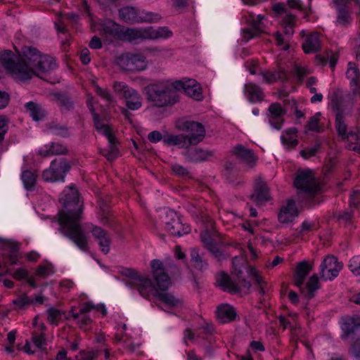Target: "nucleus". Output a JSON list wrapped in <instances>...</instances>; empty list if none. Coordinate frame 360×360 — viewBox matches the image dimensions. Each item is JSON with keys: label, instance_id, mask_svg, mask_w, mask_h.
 Masks as SVG:
<instances>
[{"label": "nucleus", "instance_id": "f257e3e1", "mask_svg": "<svg viewBox=\"0 0 360 360\" xmlns=\"http://www.w3.org/2000/svg\"><path fill=\"white\" fill-rule=\"evenodd\" d=\"M59 202L63 206L58 214L59 231L79 249L87 251V238L81 226L83 204L79 201L77 189L74 186L65 188Z\"/></svg>", "mask_w": 360, "mask_h": 360}, {"label": "nucleus", "instance_id": "f03ea898", "mask_svg": "<svg viewBox=\"0 0 360 360\" xmlns=\"http://www.w3.org/2000/svg\"><path fill=\"white\" fill-rule=\"evenodd\" d=\"M42 54L36 48L25 46L18 56L10 50H5L0 53V61L2 66L15 79L26 80L32 75L43 79L39 75L44 74V66L41 61Z\"/></svg>", "mask_w": 360, "mask_h": 360}, {"label": "nucleus", "instance_id": "7ed1b4c3", "mask_svg": "<svg viewBox=\"0 0 360 360\" xmlns=\"http://www.w3.org/2000/svg\"><path fill=\"white\" fill-rule=\"evenodd\" d=\"M330 105L333 112L335 114V127L338 135L343 140L357 142L359 137V130L357 127L355 129L350 128L347 131V124L346 123V116L349 114L347 107H349L348 102L340 91H335L330 98Z\"/></svg>", "mask_w": 360, "mask_h": 360}, {"label": "nucleus", "instance_id": "20e7f679", "mask_svg": "<svg viewBox=\"0 0 360 360\" xmlns=\"http://www.w3.org/2000/svg\"><path fill=\"white\" fill-rule=\"evenodd\" d=\"M148 99L157 107L174 104L177 101L175 89L164 84H150L146 88Z\"/></svg>", "mask_w": 360, "mask_h": 360}, {"label": "nucleus", "instance_id": "39448f33", "mask_svg": "<svg viewBox=\"0 0 360 360\" xmlns=\"http://www.w3.org/2000/svg\"><path fill=\"white\" fill-rule=\"evenodd\" d=\"M122 274L129 278L126 281V285L136 289L143 297H149L154 291V285L151 280L147 277L139 276L134 269H125L122 271Z\"/></svg>", "mask_w": 360, "mask_h": 360}, {"label": "nucleus", "instance_id": "423d86ee", "mask_svg": "<svg viewBox=\"0 0 360 360\" xmlns=\"http://www.w3.org/2000/svg\"><path fill=\"white\" fill-rule=\"evenodd\" d=\"M115 63L123 70L129 72H139L147 68L146 57L139 53H122L117 56Z\"/></svg>", "mask_w": 360, "mask_h": 360}, {"label": "nucleus", "instance_id": "0eeeda50", "mask_svg": "<svg viewBox=\"0 0 360 360\" xmlns=\"http://www.w3.org/2000/svg\"><path fill=\"white\" fill-rule=\"evenodd\" d=\"M294 185L297 189L309 194L315 193L321 188L309 170L300 172L295 179Z\"/></svg>", "mask_w": 360, "mask_h": 360}, {"label": "nucleus", "instance_id": "6e6552de", "mask_svg": "<svg viewBox=\"0 0 360 360\" xmlns=\"http://www.w3.org/2000/svg\"><path fill=\"white\" fill-rule=\"evenodd\" d=\"M180 129L188 133L186 136L193 146L201 142L205 136V127L198 122L190 120L183 122Z\"/></svg>", "mask_w": 360, "mask_h": 360}, {"label": "nucleus", "instance_id": "1a4fd4ad", "mask_svg": "<svg viewBox=\"0 0 360 360\" xmlns=\"http://www.w3.org/2000/svg\"><path fill=\"white\" fill-rule=\"evenodd\" d=\"M172 85L175 91H183L186 95L197 101L202 99L201 88L195 79H188L175 81Z\"/></svg>", "mask_w": 360, "mask_h": 360}, {"label": "nucleus", "instance_id": "9d476101", "mask_svg": "<svg viewBox=\"0 0 360 360\" xmlns=\"http://www.w3.org/2000/svg\"><path fill=\"white\" fill-rule=\"evenodd\" d=\"M216 233V231L214 230L210 231L206 229L201 232L200 240L204 245V248H206L217 261L221 262L226 259V257L217 245L214 240Z\"/></svg>", "mask_w": 360, "mask_h": 360}, {"label": "nucleus", "instance_id": "9b49d317", "mask_svg": "<svg viewBox=\"0 0 360 360\" xmlns=\"http://www.w3.org/2000/svg\"><path fill=\"white\" fill-rule=\"evenodd\" d=\"M342 266L333 255L327 256L321 264V276L325 280H332L338 276Z\"/></svg>", "mask_w": 360, "mask_h": 360}, {"label": "nucleus", "instance_id": "f8f14e48", "mask_svg": "<svg viewBox=\"0 0 360 360\" xmlns=\"http://www.w3.org/2000/svg\"><path fill=\"white\" fill-rule=\"evenodd\" d=\"M70 166L63 158H56L51 161L49 170H46V181H55L63 179Z\"/></svg>", "mask_w": 360, "mask_h": 360}, {"label": "nucleus", "instance_id": "ddd939ff", "mask_svg": "<svg viewBox=\"0 0 360 360\" xmlns=\"http://www.w3.org/2000/svg\"><path fill=\"white\" fill-rule=\"evenodd\" d=\"M150 265L158 287L161 290H166L171 283L167 274L165 271L162 262L154 259Z\"/></svg>", "mask_w": 360, "mask_h": 360}, {"label": "nucleus", "instance_id": "4468645a", "mask_svg": "<svg viewBox=\"0 0 360 360\" xmlns=\"http://www.w3.org/2000/svg\"><path fill=\"white\" fill-rule=\"evenodd\" d=\"M20 244L14 240L9 239L0 238V250L5 252L3 253L5 259L11 264H17L18 259V250Z\"/></svg>", "mask_w": 360, "mask_h": 360}, {"label": "nucleus", "instance_id": "2eb2a0df", "mask_svg": "<svg viewBox=\"0 0 360 360\" xmlns=\"http://www.w3.org/2000/svg\"><path fill=\"white\" fill-rule=\"evenodd\" d=\"M250 199L257 205H262L271 199L269 188L264 181L260 179L256 181Z\"/></svg>", "mask_w": 360, "mask_h": 360}, {"label": "nucleus", "instance_id": "dca6fc26", "mask_svg": "<svg viewBox=\"0 0 360 360\" xmlns=\"http://www.w3.org/2000/svg\"><path fill=\"white\" fill-rule=\"evenodd\" d=\"M123 26L115 21L108 20L103 24L100 34L106 40L112 41L113 39L121 40Z\"/></svg>", "mask_w": 360, "mask_h": 360}, {"label": "nucleus", "instance_id": "f3484780", "mask_svg": "<svg viewBox=\"0 0 360 360\" xmlns=\"http://www.w3.org/2000/svg\"><path fill=\"white\" fill-rule=\"evenodd\" d=\"M231 153L238 159L244 162L248 167L252 168L255 165L257 157L252 150L245 148L241 144H237L233 147Z\"/></svg>", "mask_w": 360, "mask_h": 360}, {"label": "nucleus", "instance_id": "a211bd4d", "mask_svg": "<svg viewBox=\"0 0 360 360\" xmlns=\"http://www.w3.org/2000/svg\"><path fill=\"white\" fill-rule=\"evenodd\" d=\"M164 221L165 229L174 236H181L184 233H188L187 231L183 230L182 224L180 222L176 214L173 211L167 212Z\"/></svg>", "mask_w": 360, "mask_h": 360}, {"label": "nucleus", "instance_id": "6ab92c4d", "mask_svg": "<svg viewBox=\"0 0 360 360\" xmlns=\"http://www.w3.org/2000/svg\"><path fill=\"white\" fill-rule=\"evenodd\" d=\"M214 155L213 150H203L201 148L190 147L184 153L186 159L189 162H202L207 160Z\"/></svg>", "mask_w": 360, "mask_h": 360}, {"label": "nucleus", "instance_id": "aec40b11", "mask_svg": "<svg viewBox=\"0 0 360 360\" xmlns=\"http://www.w3.org/2000/svg\"><path fill=\"white\" fill-rule=\"evenodd\" d=\"M269 121L271 125L276 129H281L283 123L282 116L285 114V110L278 103H274L269 107Z\"/></svg>", "mask_w": 360, "mask_h": 360}, {"label": "nucleus", "instance_id": "412c9836", "mask_svg": "<svg viewBox=\"0 0 360 360\" xmlns=\"http://www.w3.org/2000/svg\"><path fill=\"white\" fill-rule=\"evenodd\" d=\"M240 259L238 257H235L233 259V271L232 274H233L238 282L245 288L247 289H250L251 287V283L248 281L245 278V276L244 275L243 269L246 271V272L250 275V266H248V264L245 261L243 262V264L240 265Z\"/></svg>", "mask_w": 360, "mask_h": 360}, {"label": "nucleus", "instance_id": "4be33fe9", "mask_svg": "<svg viewBox=\"0 0 360 360\" xmlns=\"http://www.w3.org/2000/svg\"><path fill=\"white\" fill-rule=\"evenodd\" d=\"M39 318V316H36L33 319L32 339L34 347L41 351L45 341V330L44 323L42 321L40 323L38 322Z\"/></svg>", "mask_w": 360, "mask_h": 360}, {"label": "nucleus", "instance_id": "5701e85b", "mask_svg": "<svg viewBox=\"0 0 360 360\" xmlns=\"http://www.w3.org/2000/svg\"><path fill=\"white\" fill-rule=\"evenodd\" d=\"M312 270V266L307 261H302L297 264L293 276L294 284L299 288L303 286L305 278Z\"/></svg>", "mask_w": 360, "mask_h": 360}, {"label": "nucleus", "instance_id": "b1692460", "mask_svg": "<svg viewBox=\"0 0 360 360\" xmlns=\"http://www.w3.org/2000/svg\"><path fill=\"white\" fill-rule=\"evenodd\" d=\"M297 216V210L295 202L292 200H288L287 205L283 207L278 214V221L281 223H288Z\"/></svg>", "mask_w": 360, "mask_h": 360}, {"label": "nucleus", "instance_id": "393cba45", "mask_svg": "<svg viewBox=\"0 0 360 360\" xmlns=\"http://www.w3.org/2000/svg\"><path fill=\"white\" fill-rule=\"evenodd\" d=\"M216 313L217 317L221 323H226L234 321L237 315L234 308L228 304L219 305Z\"/></svg>", "mask_w": 360, "mask_h": 360}, {"label": "nucleus", "instance_id": "a878e982", "mask_svg": "<svg viewBox=\"0 0 360 360\" xmlns=\"http://www.w3.org/2000/svg\"><path fill=\"white\" fill-rule=\"evenodd\" d=\"M244 93L248 101L251 103L261 102L264 96L262 89L257 84L252 82L245 84Z\"/></svg>", "mask_w": 360, "mask_h": 360}, {"label": "nucleus", "instance_id": "bb28decb", "mask_svg": "<svg viewBox=\"0 0 360 360\" xmlns=\"http://www.w3.org/2000/svg\"><path fill=\"white\" fill-rule=\"evenodd\" d=\"M92 234L98 241L101 251L107 254L110 250V239L105 231L101 227L95 226L92 229Z\"/></svg>", "mask_w": 360, "mask_h": 360}, {"label": "nucleus", "instance_id": "cd10ccee", "mask_svg": "<svg viewBox=\"0 0 360 360\" xmlns=\"http://www.w3.org/2000/svg\"><path fill=\"white\" fill-rule=\"evenodd\" d=\"M163 142L167 146H176L179 148H185L186 150L189 146H193L190 143L186 134H180L178 135L167 134L164 136Z\"/></svg>", "mask_w": 360, "mask_h": 360}, {"label": "nucleus", "instance_id": "c85d7f7f", "mask_svg": "<svg viewBox=\"0 0 360 360\" xmlns=\"http://www.w3.org/2000/svg\"><path fill=\"white\" fill-rule=\"evenodd\" d=\"M120 18L127 23H139L140 11L133 6H124L119 9Z\"/></svg>", "mask_w": 360, "mask_h": 360}, {"label": "nucleus", "instance_id": "c756f323", "mask_svg": "<svg viewBox=\"0 0 360 360\" xmlns=\"http://www.w3.org/2000/svg\"><path fill=\"white\" fill-rule=\"evenodd\" d=\"M262 19L263 16L262 15H258L257 20L252 18L250 20V27L244 28L243 30V39L245 41H249L250 39L259 35L262 32L260 27Z\"/></svg>", "mask_w": 360, "mask_h": 360}, {"label": "nucleus", "instance_id": "7c9ffc66", "mask_svg": "<svg viewBox=\"0 0 360 360\" xmlns=\"http://www.w3.org/2000/svg\"><path fill=\"white\" fill-rule=\"evenodd\" d=\"M219 285L231 294H236L240 292V286L226 273H222L217 279Z\"/></svg>", "mask_w": 360, "mask_h": 360}, {"label": "nucleus", "instance_id": "2f4dec72", "mask_svg": "<svg viewBox=\"0 0 360 360\" xmlns=\"http://www.w3.org/2000/svg\"><path fill=\"white\" fill-rule=\"evenodd\" d=\"M302 49L306 53L317 52L321 49V41L318 33L308 35L302 44Z\"/></svg>", "mask_w": 360, "mask_h": 360}, {"label": "nucleus", "instance_id": "473e14b6", "mask_svg": "<svg viewBox=\"0 0 360 360\" xmlns=\"http://www.w3.org/2000/svg\"><path fill=\"white\" fill-rule=\"evenodd\" d=\"M49 94L53 96V101L59 105L62 112H68L73 109L74 103L67 94L53 91H51Z\"/></svg>", "mask_w": 360, "mask_h": 360}, {"label": "nucleus", "instance_id": "72a5a7b5", "mask_svg": "<svg viewBox=\"0 0 360 360\" xmlns=\"http://www.w3.org/2000/svg\"><path fill=\"white\" fill-rule=\"evenodd\" d=\"M360 326L359 317H347L343 319L341 328L343 331L342 339L347 338L352 334L354 330Z\"/></svg>", "mask_w": 360, "mask_h": 360}, {"label": "nucleus", "instance_id": "f704fd0d", "mask_svg": "<svg viewBox=\"0 0 360 360\" xmlns=\"http://www.w3.org/2000/svg\"><path fill=\"white\" fill-rule=\"evenodd\" d=\"M297 133V130L295 127L289 128L283 131L281 139L287 149L295 148L298 144Z\"/></svg>", "mask_w": 360, "mask_h": 360}, {"label": "nucleus", "instance_id": "c9c22d12", "mask_svg": "<svg viewBox=\"0 0 360 360\" xmlns=\"http://www.w3.org/2000/svg\"><path fill=\"white\" fill-rule=\"evenodd\" d=\"M25 112L30 115L32 120L35 122L42 120L44 113L41 105L38 103L30 101L25 104Z\"/></svg>", "mask_w": 360, "mask_h": 360}, {"label": "nucleus", "instance_id": "e433bc0d", "mask_svg": "<svg viewBox=\"0 0 360 360\" xmlns=\"http://www.w3.org/2000/svg\"><path fill=\"white\" fill-rule=\"evenodd\" d=\"M191 264L193 268L198 271H203L207 266V262L202 258V256L199 253V250L193 248L191 250Z\"/></svg>", "mask_w": 360, "mask_h": 360}, {"label": "nucleus", "instance_id": "4c0bfd02", "mask_svg": "<svg viewBox=\"0 0 360 360\" xmlns=\"http://www.w3.org/2000/svg\"><path fill=\"white\" fill-rule=\"evenodd\" d=\"M320 288L317 274H313L309 279L305 288H301V293L307 299L310 300L314 297V292Z\"/></svg>", "mask_w": 360, "mask_h": 360}, {"label": "nucleus", "instance_id": "58836bf2", "mask_svg": "<svg viewBox=\"0 0 360 360\" xmlns=\"http://www.w3.org/2000/svg\"><path fill=\"white\" fill-rule=\"evenodd\" d=\"M126 101V105L131 110L139 109L142 105L141 95L134 89L124 98Z\"/></svg>", "mask_w": 360, "mask_h": 360}, {"label": "nucleus", "instance_id": "ea45409f", "mask_svg": "<svg viewBox=\"0 0 360 360\" xmlns=\"http://www.w3.org/2000/svg\"><path fill=\"white\" fill-rule=\"evenodd\" d=\"M157 297L160 301L169 307L177 306L181 301L176 298L173 295L167 292H159L154 287V291L150 294Z\"/></svg>", "mask_w": 360, "mask_h": 360}, {"label": "nucleus", "instance_id": "a19ab883", "mask_svg": "<svg viewBox=\"0 0 360 360\" xmlns=\"http://www.w3.org/2000/svg\"><path fill=\"white\" fill-rule=\"evenodd\" d=\"M48 129L49 133L53 135L62 137H68L70 136L68 128L65 125L60 124L56 121L50 122L48 125Z\"/></svg>", "mask_w": 360, "mask_h": 360}, {"label": "nucleus", "instance_id": "79ce46f5", "mask_svg": "<svg viewBox=\"0 0 360 360\" xmlns=\"http://www.w3.org/2000/svg\"><path fill=\"white\" fill-rule=\"evenodd\" d=\"M116 138L111 142H109L108 149H101V153L105 156L108 160L112 161L119 156V150L117 147Z\"/></svg>", "mask_w": 360, "mask_h": 360}, {"label": "nucleus", "instance_id": "37998d69", "mask_svg": "<svg viewBox=\"0 0 360 360\" xmlns=\"http://www.w3.org/2000/svg\"><path fill=\"white\" fill-rule=\"evenodd\" d=\"M139 39L141 40L140 29L125 28L123 26L121 40L131 42Z\"/></svg>", "mask_w": 360, "mask_h": 360}, {"label": "nucleus", "instance_id": "c03bdc74", "mask_svg": "<svg viewBox=\"0 0 360 360\" xmlns=\"http://www.w3.org/2000/svg\"><path fill=\"white\" fill-rule=\"evenodd\" d=\"M346 75L347 78L351 80V84L355 86H357L360 84V73L354 63H348V69Z\"/></svg>", "mask_w": 360, "mask_h": 360}, {"label": "nucleus", "instance_id": "a18cd8bd", "mask_svg": "<svg viewBox=\"0 0 360 360\" xmlns=\"http://www.w3.org/2000/svg\"><path fill=\"white\" fill-rule=\"evenodd\" d=\"M162 18L160 14L153 12H146L144 11H140L139 23H155L159 22Z\"/></svg>", "mask_w": 360, "mask_h": 360}, {"label": "nucleus", "instance_id": "49530a36", "mask_svg": "<svg viewBox=\"0 0 360 360\" xmlns=\"http://www.w3.org/2000/svg\"><path fill=\"white\" fill-rule=\"evenodd\" d=\"M49 322L52 325L57 326L58 322L61 320L63 313L53 307H51L47 310Z\"/></svg>", "mask_w": 360, "mask_h": 360}, {"label": "nucleus", "instance_id": "de8ad7c7", "mask_svg": "<svg viewBox=\"0 0 360 360\" xmlns=\"http://www.w3.org/2000/svg\"><path fill=\"white\" fill-rule=\"evenodd\" d=\"M21 178L25 188L27 190H32L36 181L34 174L29 170H25L22 173Z\"/></svg>", "mask_w": 360, "mask_h": 360}, {"label": "nucleus", "instance_id": "09e8293b", "mask_svg": "<svg viewBox=\"0 0 360 360\" xmlns=\"http://www.w3.org/2000/svg\"><path fill=\"white\" fill-rule=\"evenodd\" d=\"M112 89L116 94H122L123 98L132 89V88H130L126 83L117 81L113 83Z\"/></svg>", "mask_w": 360, "mask_h": 360}, {"label": "nucleus", "instance_id": "8fccbe9b", "mask_svg": "<svg viewBox=\"0 0 360 360\" xmlns=\"http://www.w3.org/2000/svg\"><path fill=\"white\" fill-rule=\"evenodd\" d=\"M96 94L105 100L109 104L115 105L116 103V100L113 97V96L110 94V91L107 89H103L99 86H96Z\"/></svg>", "mask_w": 360, "mask_h": 360}, {"label": "nucleus", "instance_id": "3c124183", "mask_svg": "<svg viewBox=\"0 0 360 360\" xmlns=\"http://www.w3.org/2000/svg\"><path fill=\"white\" fill-rule=\"evenodd\" d=\"M99 356V351H81L75 356L76 360H96Z\"/></svg>", "mask_w": 360, "mask_h": 360}, {"label": "nucleus", "instance_id": "603ef678", "mask_svg": "<svg viewBox=\"0 0 360 360\" xmlns=\"http://www.w3.org/2000/svg\"><path fill=\"white\" fill-rule=\"evenodd\" d=\"M250 276L255 281V282L258 284L259 289V292L261 295H264L265 293L264 291V285L266 283L263 281V279L261 276L259 275V272L257 271L255 268H250Z\"/></svg>", "mask_w": 360, "mask_h": 360}, {"label": "nucleus", "instance_id": "864d4df0", "mask_svg": "<svg viewBox=\"0 0 360 360\" xmlns=\"http://www.w3.org/2000/svg\"><path fill=\"white\" fill-rule=\"evenodd\" d=\"M13 302L15 306L22 309L33 303L34 300L25 295H22L20 296H18L16 299H15L13 301Z\"/></svg>", "mask_w": 360, "mask_h": 360}, {"label": "nucleus", "instance_id": "5fc2aeb1", "mask_svg": "<svg viewBox=\"0 0 360 360\" xmlns=\"http://www.w3.org/2000/svg\"><path fill=\"white\" fill-rule=\"evenodd\" d=\"M67 151V149L62 144L58 143H53L49 150H46V155H60Z\"/></svg>", "mask_w": 360, "mask_h": 360}, {"label": "nucleus", "instance_id": "6e6d98bb", "mask_svg": "<svg viewBox=\"0 0 360 360\" xmlns=\"http://www.w3.org/2000/svg\"><path fill=\"white\" fill-rule=\"evenodd\" d=\"M141 40H155V28L148 27L140 29Z\"/></svg>", "mask_w": 360, "mask_h": 360}, {"label": "nucleus", "instance_id": "4d7b16f0", "mask_svg": "<svg viewBox=\"0 0 360 360\" xmlns=\"http://www.w3.org/2000/svg\"><path fill=\"white\" fill-rule=\"evenodd\" d=\"M172 32L167 27H158L155 29V39H167L172 36Z\"/></svg>", "mask_w": 360, "mask_h": 360}, {"label": "nucleus", "instance_id": "13d9d810", "mask_svg": "<svg viewBox=\"0 0 360 360\" xmlns=\"http://www.w3.org/2000/svg\"><path fill=\"white\" fill-rule=\"evenodd\" d=\"M8 130V119L6 116H0V143L4 140V136Z\"/></svg>", "mask_w": 360, "mask_h": 360}, {"label": "nucleus", "instance_id": "bf43d9fd", "mask_svg": "<svg viewBox=\"0 0 360 360\" xmlns=\"http://www.w3.org/2000/svg\"><path fill=\"white\" fill-rule=\"evenodd\" d=\"M349 268L355 275H360V255L354 256L350 259Z\"/></svg>", "mask_w": 360, "mask_h": 360}, {"label": "nucleus", "instance_id": "052dcab7", "mask_svg": "<svg viewBox=\"0 0 360 360\" xmlns=\"http://www.w3.org/2000/svg\"><path fill=\"white\" fill-rule=\"evenodd\" d=\"M319 148L320 143H316L314 146L302 150L300 153L302 158L308 159L310 157L314 156Z\"/></svg>", "mask_w": 360, "mask_h": 360}, {"label": "nucleus", "instance_id": "680f3d73", "mask_svg": "<svg viewBox=\"0 0 360 360\" xmlns=\"http://www.w3.org/2000/svg\"><path fill=\"white\" fill-rule=\"evenodd\" d=\"M172 170L175 174V175L180 177H186L189 176V172L188 169L183 166L174 164L172 165Z\"/></svg>", "mask_w": 360, "mask_h": 360}, {"label": "nucleus", "instance_id": "e2e57ef3", "mask_svg": "<svg viewBox=\"0 0 360 360\" xmlns=\"http://www.w3.org/2000/svg\"><path fill=\"white\" fill-rule=\"evenodd\" d=\"M319 118L316 116L311 117L305 125V128L309 131H319Z\"/></svg>", "mask_w": 360, "mask_h": 360}, {"label": "nucleus", "instance_id": "0e129e2a", "mask_svg": "<svg viewBox=\"0 0 360 360\" xmlns=\"http://www.w3.org/2000/svg\"><path fill=\"white\" fill-rule=\"evenodd\" d=\"M274 37H275L277 46L284 45V47H283L284 50H288L289 49L290 46L288 44V41H289V39H287L285 36L283 37V35L279 32H276L274 34Z\"/></svg>", "mask_w": 360, "mask_h": 360}, {"label": "nucleus", "instance_id": "69168bd1", "mask_svg": "<svg viewBox=\"0 0 360 360\" xmlns=\"http://www.w3.org/2000/svg\"><path fill=\"white\" fill-rule=\"evenodd\" d=\"M101 221L105 225H110L112 220V214L107 209L102 208L101 210Z\"/></svg>", "mask_w": 360, "mask_h": 360}, {"label": "nucleus", "instance_id": "338daca9", "mask_svg": "<svg viewBox=\"0 0 360 360\" xmlns=\"http://www.w3.org/2000/svg\"><path fill=\"white\" fill-rule=\"evenodd\" d=\"M296 16L291 13H287L282 20L283 26H295Z\"/></svg>", "mask_w": 360, "mask_h": 360}, {"label": "nucleus", "instance_id": "774afa93", "mask_svg": "<svg viewBox=\"0 0 360 360\" xmlns=\"http://www.w3.org/2000/svg\"><path fill=\"white\" fill-rule=\"evenodd\" d=\"M349 352L354 356L360 360V337L351 346Z\"/></svg>", "mask_w": 360, "mask_h": 360}]
</instances>
